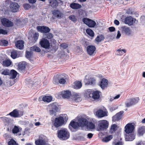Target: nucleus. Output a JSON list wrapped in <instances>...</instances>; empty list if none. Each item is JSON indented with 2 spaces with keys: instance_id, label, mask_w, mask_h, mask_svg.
Segmentation results:
<instances>
[{
  "instance_id": "36",
  "label": "nucleus",
  "mask_w": 145,
  "mask_h": 145,
  "mask_svg": "<svg viewBox=\"0 0 145 145\" xmlns=\"http://www.w3.org/2000/svg\"><path fill=\"white\" fill-rule=\"evenodd\" d=\"M17 72L14 70H11L10 72V78L12 79L15 78L17 74Z\"/></svg>"
},
{
  "instance_id": "28",
  "label": "nucleus",
  "mask_w": 145,
  "mask_h": 145,
  "mask_svg": "<svg viewBox=\"0 0 145 145\" xmlns=\"http://www.w3.org/2000/svg\"><path fill=\"white\" fill-rule=\"evenodd\" d=\"M84 81L86 85H91L95 83V80L93 78H90L89 79L86 78Z\"/></svg>"
},
{
  "instance_id": "7",
  "label": "nucleus",
  "mask_w": 145,
  "mask_h": 145,
  "mask_svg": "<svg viewBox=\"0 0 145 145\" xmlns=\"http://www.w3.org/2000/svg\"><path fill=\"white\" fill-rule=\"evenodd\" d=\"M46 137L43 135H41L35 141V143L37 145H45L46 144Z\"/></svg>"
},
{
  "instance_id": "2",
  "label": "nucleus",
  "mask_w": 145,
  "mask_h": 145,
  "mask_svg": "<svg viewBox=\"0 0 145 145\" xmlns=\"http://www.w3.org/2000/svg\"><path fill=\"white\" fill-rule=\"evenodd\" d=\"M57 136L60 139L65 140L70 137V134L66 129H63L57 131Z\"/></svg>"
},
{
  "instance_id": "10",
  "label": "nucleus",
  "mask_w": 145,
  "mask_h": 145,
  "mask_svg": "<svg viewBox=\"0 0 145 145\" xmlns=\"http://www.w3.org/2000/svg\"><path fill=\"white\" fill-rule=\"evenodd\" d=\"M41 46L46 49H48L50 47V43L49 41L45 38H42L40 42Z\"/></svg>"
},
{
  "instance_id": "59",
  "label": "nucleus",
  "mask_w": 145,
  "mask_h": 145,
  "mask_svg": "<svg viewBox=\"0 0 145 145\" xmlns=\"http://www.w3.org/2000/svg\"><path fill=\"white\" fill-rule=\"evenodd\" d=\"M136 145H145V142L141 141L137 143Z\"/></svg>"
},
{
  "instance_id": "27",
  "label": "nucleus",
  "mask_w": 145,
  "mask_h": 145,
  "mask_svg": "<svg viewBox=\"0 0 145 145\" xmlns=\"http://www.w3.org/2000/svg\"><path fill=\"white\" fill-rule=\"evenodd\" d=\"M79 127V124L78 123L74 121H71L69 126V127L71 130L72 128L74 129H78Z\"/></svg>"
},
{
  "instance_id": "30",
  "label": "nucleus",
  "mask_w": 145,
  "mask_h": 145,
  "mask_svg": "<svg viewBox=\"0 0 145 145\" xmlns=\"http://www.w3.org/2000/svg\"><path fill=\"white\" fill-rule=\"evenodd\" d=\"M70 6L72 9L74 10L80 9L82 7L80 4L74 3H72L71 4Z\"/></svg>"
},
{
  "instance_id": "17",
  "label": "nucleus",
  "mask_w": 145,
  "mask_h": 145,
  "mask_svg": "<svg viewBox=\"0 0 145 145\" xmlns=\"http://www.w3.org/2000/svg\"><path fill=\"white\" fill-rule=\"evenodd\" d=\"M10 7L12 12H16L18 10L19 6L17 3H12L10 5Z\"/></svg>"
},
{
  "instance_id": "33",
  "label": "nucleus",
  "mask_w": 145,
  "mask_h": 145,
  "mask_svg": "<svg viewBox=\"0 0 145 145\" xmlns=\"http://www.w3.org/2000/svg\"><path fill=\"white\" fill-rule=\"evenodd\" d=\"M126 52V50L125 49H121L120 48L116 50V54L118 56H121L124 53H125Z\"/></svg>"
},
{
  "instance_id": "38",
  "label": "nucleus",
  "mask_w": 145,
  "mask_h": 145,
  "mask_svg": "<svg viewBox=\"0 0 145 145\" xmlns=\"http://www.w3.org/2000/svg\"><path fill=\"white\" fill-rule=\"evenodd\" d=\"M52 97L51 96H45L42 98V100L44 102H50L52 100Z\"/></svg>"
},
{
  "instance_id": "15",
  "label": "nucleus",
  "mask_w": 145,
  "mask_h": 145,
  "mask_svg": "<svg viewBox=\"0 0 145 145\" xmlns=\"http://www.w3.org/2000/svg\"><path fill=\"white\" fill-rule=\"evenodd\" d=\"M121 31L122 33L125 34L127 35H130L131 33V31L130 28L126 26L121 27Z\"/></svg>"
},
{
  "instance_id": "18",
  "label": "nucleus",
  "mask_w": 145,
  "mask_h": 145,
  "mask_svg": "<svg viewBox=\"0 0 145 145\" xmlns=\"http://www.w3.org/2000/svg\"><path fill=\"white\" fill-rule=\"evenodd\" d=\"M123 111H121L117 113L112 117V120L114 121H118L121 118Z\"/></svg>"
},
{
  "instance_id": "44",
  "label": "nucleus",
  "mask_w": 145,
  "mask_h": 145,
  "mask_svg": "<svg viewBox=\"0 0 145 145\" xmlns=\"http://www.w3.org/2000/svg\"><path fill=\"white\" fill-rule=\"evenodd\" d=\"M59 74H57L56 76H54V79L53 81V83L55 84H58L59 83V78L58 77Z\"/></svg>"
},
{
  "instance_id": "60",
  "label": "nucleus",
  "mask_w": 145,
  "mask_h": 145,
  "mask_svg": "<svg viewBox=\"0 0 145 145\" xmlns=\"http://www.w3.org/2000/svg\"><path fill=\"white\" fill-rule=\"evenodd\" d=\"M93 135V134L91 133H89L87 135V137L89 139H90L92 138Z\"/></svg>"
},
{
  "instance_id": "26",
  "label": "nucleus",
  "mask_w": 145,
  "mask_h": 145,
  "mask_svg": "<svg viewBox=\"0 0 145 145\" xmlns=\"http://www.w3.org/2000/svg\"><path fill=\"white\" fill-rule=\"evenodd\" d=\"M24 42L22 40H18L15 43V46L17 48L21 50L24 47Z\"/></svg>"
},
{
  "instance_id": "48",
  "label": "nucleus",
  "mask_w": 145,
  "mask_h": 145,
  "mask_svg": "<svg viewBox=\"0 0 145 145\" xmlns=\"http://www.w3.org/2000/svg\"><path fill=\"white\" fill-rule=\"evenodd\" d=\"M95 125L92 122H89L88 125L87 127L90 129H93L95 128Z\"/></svg>"
},
{
  "instance_id": "46",
  "label": "nucleus",
  "mask_w": 145,
  "mask_h": 145,
  "mask_svg": "<svg viewBox=\"0 0 145 145\" xmlns=\"http://www.w3.org/2000/svg\"><path fill=\"white\" fill-rule=\"evenodd\" d=\"M32 56V53L31 52L26 51L25 56L29 59H31Z\"/></svg>"
},
{
  "instance_id": "57",
  "label": "nucleus",
  "mask_w": 145,
  "mask_h": 145,
  "mask_svg": "<svg viewBox=\"0 0 145 145\" xmlns=\"http://www.w3.org/2000/svg\"><path fill=\"white\" fill-rule=\"evenodd\" d=\"M9 71L8 70H5L2 72V74L5 75H8L9 74Z\"/></svg>"
},
{
  "instance_id": "24",
  "label": "nucleus",
  "mask_w": 145,
  "mask_h": 145,
  "mask_svg": "<svg viewBox=\"0 0 145 145\" xmlns=\"http://www.w3.org/2000/svg\"><path fill=\"white\" fill-rule=\"evenodd\" d=\"M20 52L16 50H13L11 53V57L13 59H15L20 56Z\"/></svg>"
},
{
  "instance_id": "25",
  "label": "nucleus",
  "mask_w": 145,
  "mask_h": 145,
  "mask_svg": "<svg viewBox=\"0 0 145 145\" xmlns=\"http://www.w3.org/2000/svg\"><path fill=\"white\" fill-rule=\"evenodd\" d=\"M61 95L63 98H68L71 95V92L69 91H63Z\"/></svg>"
},
{
  "instance_id": "45",
  "label": "nucleus",
  "mask_w": 145,
  "mask_h": 145,
  "mask_svg": "<svg viewBox=\"0 0 145 145\" xmlns=\"http://www.w3.org/2000/svg\"><path fill=\"white\" fill-rule=\"evenodd\" d=\"M30 50L33 51L37 52H39L40 51V49L38 47L34 46L30 48Z\"/></svg>"
},
{
  "instance_id": "53",
  "label": "nucleus",
  "mask_w": 145,
  "mask_h": 145,
  "mask_svg": "<svg viewBox=\"0 0 145 145\" xmlns=\"http://www.w3.org/2000/svg\"><path fill=\"white\" fill-rule=\"evenodd\" d=\"M25 65L23 63H20L18 66V68L21 70H22L25 69Z\"/></svg>"
},
{
  "instance_id": "13",
  "label": "nucleus",
  "mask_w": 145,
  "mask_h": 145,
  "mask_svg": "<svg viewBox=\"0 0 145 145\" xmlns=\"http://www.w3.org/2000/svg\"><path fill=\"white\" fill-rule=\"evenodd\" d=\"M1 21L3 25L6 27H12L13 25L12 22L5 18L2 19Z\"/></svg>"
},
{
  "instance_id": "21",
  "label": "nucleus",
  "mask_w": 145,
  "mask_h": 145,
  "mask_svg": "<svg viewBox=\"0 0 145 145\" xmlns=\"http://www.w3.org/2000/svg\"><path fill=\"white\" fill-rule=\"evenodd\" d=\"M59 83L63 84H65L66 82L65 79L66 78V75L65 74H59Z\"/></svg>"
},
{
  "instance_id": "23",
  "label": "nucleus",
  "mask_w": 145,
  "mask_h": 145,
  "mask_svg": "<svg viewBox=\"0 0 145 145\" xmlns=\"http://www.w3.org/2000/svg\"><path fill=\"white\" fill-rule=\"evenodd\" d=\"M72 100L76 102H79L81 101V95L79 93H75L72 96Z\"/></svg>"
},
{
  "instance_id": "47",
  "label": "nucleus",
  "mask_w": 145,
  "mask_h": 145,
  "mask_svg": "<svg viewBox=\"0 0 145 145\" xmlns=\"http://www.w3.org/2000/svg\"><path fill=\"white\" fill-rule=\"evenodd\" d=\"M22 128H19L18 127L15 126L12 130V132L14 133H17L19 132L20 130H21Z\"/></svg>"
},
{
  "instance_id": "16",
  "label": "nucleus",
  "mask_w": 145,
  "mask_h": 145,
  "mask_svg": "<svg viewBox=\"0 0 145 145\" xmlns=\"http://www.w3.org/2000/svg\"><path fill=\"white\" fill-rule=\"evenodd\" d=\"M96 115L99 118L107 116V112L100 109L96 112Z\"/></svg>"
},
{
  "instance_id": "50",
  "label": "nucleus",
  "mask_w": 145,
  "mask_h": 145,
  "mask_svg": "<svg viewBox=\"0 0 145 145\" xmlns=\"http://www.w3.org/2000/svg\"><path fill=\"white\" fill-rule=\"evenodd\" d=\"M39 35L38 33H35L33 35V42L34 43L36 42L38 39Z\"/></svg>"
},
{
  "instance_id": "9",
  "label": "nucleus",
  "mask_w": 145,
  "mask_h": 145,
  "mask_svg": "<svg viewBox=\"0 0 145 145\" xmlns=\"http://www.w3.org/2000/svg\"><path fill=\"white\" fill-rule=\"evenodd\" d=\"M7 115H9L13 118H18L23 115V112L22 111H20L16 109H15Z\"/></svg>"
},
{
  "instance_id": "39",
  "label": "nucleus",
  "mask_w": 145,
  "mask_h": 145,
  "mask_svg": "<svg viewBox=\"0 0 145 145\" xmlns=\"http://www.w3.org/2000/svg\"><path fill=\"white\" fill-rule=\"evenodd\" d=\"M105 39L104 36L103 35H99L97 36L95 39L96 41L98 42H99Z\"/></svg>"
},
{
  "instance_id": "63",
  "label": "nucleus",
  "mask_w": 145,
  "mask_h": 145,
  "mask_svg": "<svg viewBox=\"0 0 145 145\" xmlns=\"http://www.w3.org/2000/svg\"><path fill=\"white\" fill-rule=\"evenodd\" d=\"M24 7L25 9L27 10L29 8V5L28 4H25L24 5Z\"/></svg>"
},
{
  "instance_id": "12",
  "label": "nucleus",
  "mask_w": 145,
  "mask_h": 145,
  "mask_svg": "<svg viewBox=\"0 0 145 145\" xmlns=\"http://www.w3.org/2000/svg\"><path fill=\"white\" fill-rule=\"evenodd\" d=\"M136 20L135 18L131 16H128L125 18L124 20V23L128 24L129 26H131L135 23Z\"/></svg>"
},
{
  "instance_id": "54",
  "label": "nucleus",
  "mask_w": 145,
  "mask_h": 145,
  "mask_svg": "<svg viewBox=\"0 0 145 145\" xmlns=\"http://www.w3.org/2000/svg\"><path fill=\"white\" fill-rule=\"evenodd\" d=\"M118 108V107L117 105H114L113 106H110L109 109L110 111H112L117 109Z\"/></svg>"
},
{
  "instance_id": "29",
  "label": "nucleus",
  "mask_w": 145,
  "mask_h": 145,
  "mask_svg": "<svg viewBox=\"0 0 145 145\" xmlns=\"http://www.w3.org/2000/svg\"><path fill=\"white\" fill-rule=\"evenodd\" d=\"M50 6L53 8H56L58 5V2L56 0H49Z\"/></svg>"
},
{
  "instance_id": "51",
  "label": "nucleus",
  "mask_w": 145,
  "mask_h": 145,
  "mask_svg": "<svg viewBox=\"0 0 145 145\" xmlns=\"http://www.w3.org/2000/svg\"><path fill=\"white\" fill-rule=\"evenodd\" d=\"M8 145H18L16 142L13 139H10V140L8 142Z\"/></svg>"
},
{
  "instance_id": "5",
  "label": "nucleus",
  "mask_w": 145,
  "mask_h": 145,
  "mask_svg": "<svg viewBox=\"0 0 145 145\" xmlns=\"http://www.w3.org/2000/svg\"><path fill=\"white\" fill-rule=\"evenodd\" d=\"M139 101V99L138 97L129 99L125 102V105L127 107H129L137 103Z\"/></svg>"
},
{
  "instance_id": "62",
  "label": "nucleus",
  "mask_w": 145,
  "mask_h": 145,
  "mask_svg": "<svg viewBox=\"0 0 145 145\" xmlns=\"http://www.w3.org/2000/svg\"><path fill=\"white\" fill-rule=\"evenodd\" d=\"M109 31L111 32L114 31H115V28L113 27H111L108 28Z\"/></svg>"
},
{
  "instance_id": "32",
  "label": "nucleus",
  "mask_w": 145,
  "mask_h": 145,
  "mask_svg": "<svg viewBox=\"0 0 145 145\" xmlns=\"http://www.w3.org/2000/svg\"><path fill=\"white\" fill-rule=\"evenodd\" d=\"M130 134L127 135L125 137V138L126 141H131L133 140L135 138V135L133 133H130Z\"/></svg>"
},
{
  "instance_id": "61",
  "label": "nucleus",
  "mask_w": 145,
  "mask_h": 145,
  "mask_svg": "<svg viewBox=\"0 0 145 145\" xmlns=\"http://www.w3.org/2000/svg\"><path fill=\"white\" fill-rule=\"evenodd\" d=\"M121 36V34L120 33V32L119 31H118L117 32V34L116 36V38L117 39H118L120 38V37Z\"/></svg>"
},
{
  "instance_id": "58",
  "label": "nucleus",
  "mask_w": 145,
  "mask_h": 145,
  "mask_svg": "<svg viewBox=\"0 0 145 145\" xmlns=\"http://www.w3.org/2000/svg\"><path fill=\"white\" fill-rule=\"evenodd\" d=\"M46 36L47 38L48 39H52L53 37L52 34L49 33H48L47 35Z\"/></svg>"
},
{
  "instance_id": "6",
  "label": "nucleus",
  "mask_w": 145,
  "mask_h": 145,
  "mask_svg": "<svg viewBox=\"0 0 145 145\" xmlns=\"http://www.w3.org/2000/svg\"><path fill=\"white\" fill-rule=\"evenodd\" d=\"M57 106L56 103L51 104L49 105V107L51 109L50 110V113L51 115L55 114L58 111V107Z\"/></svg>"
},
{
  "instance_id": "41",
  "label": "nucleus",
  "mask_w": 145,
  "mask_h": 145,
  "mask_svg": "<svg viewBox=\"0 0 145 145\" xmlns=\"http://www.w3.org/2000/svg\"><path fill=\"white\" fill-rule=\"evenodd\" d=\"M117 126L116 124H113L111 126L110 129V132L111 133H113L115 132L117 129Z\"/></svg>"
},
{
  "instance_id": "1",
  "label": "nucleus",
  "mask_w": 145,
  "mask_h": 145,
  "mask_svg": "<svg viewBox=\"0 0 145 145\" xmlns=\"http://www.w3.org/2000/svg\"><path fill=\"white\" fill-rule=\"evenodd\" d=\"M101 93L99 91H93L91 89H88L86 91L85 96L87 98L92 97L94 99H98Z\"/></svg>"
},
{
  "instance_id": "52",
  "label": "nucleus",
  "mask_w": 145,
  "mask_h": 145,
  "mask_svg": "<svg viewBox=\"0 0 145 145\" xmlns=\"http://www.w3.org/2000/svg\"><path fill=\"white\" fill-rule=\"evenodd\" d=\"M8 42L5 40H2L0 42V45L2 46H6L7 45Z\"/></svg>"
},
{
  "instance_id": "22",
  "label": "nucleus",
  "mask_w": 145,
  "mask_h": 145,
  "mask_svg": "<svg viewBox=\"0 0 145 145\" xmlns=\"http://www.w3.org/2000/svg\"><path fill=\"white\" fill-rule=\"evenodd\" d=\"M78 122L81 126H84L87 125L88 121L87 120L83 118H81L78 120Z\"/></svg>"
},
{
  "instance_id": "34",
  "label": "nucleus",
  "mask_w": 145,
  "mask_h": 145,
  "mask_svg": "<svg viewBox=\"0 0 145 145\" xmlns=\"http://www.w3.org/2000/svg\"><path fill=\"white\" fill-rule=\"evenodd\" d=\"M73 86L74 88L76 89L80 88L82 86V84L81 82L76 81L74 82Z\"/></svg>"
},
{
  "instance_id": "49",
  "label": "nucleus",
  "mask_w": 145,
  "mask_h": 145,
  "mask_svg": "<svg viewBox=\"0 0 145 145\" xmlns=\"http://www.w3.org/2000/svg\"><path fill=\"white\" fill-rule=\"evenodd\" d=\"M69 19L74 22H75L77 21L76 17L74 15L70 16L69 17Z\"/></svg>"
},
{
  "instance_id": "19",
  "label": "nucleus",
  "mask_w": 145,
  "mask_h": 145,
  "mask_svg": "<svg viewBox=\"0 0 145 145\" xmlns=\"http://www.w3.org/2000/svg\"><path fill=\"white\" fill-rule=\"evenodd\" d=\"M95 50L96 48L94 46L89 45L87 47V52L89 55H93Z\"/></svg>"
},
{
  "instance_id": "3",
  "label": "nucleus",
  "mask_w": 145,
  "mask_h": 145,
  "mask_svg": "<svg viewBox=\"0 0 145 145\" xmlns=\"http://www.w3.org/2000/svg\"><path fill=\"white\" fill-rule=\"evenodd\" d=\"M68 119V117L66 114H64L63 117L60 116L56 118L54 123V126L56 127H58L64 124L65 120L66 121Z\"/></svg>"
},
{
  "instance_id": "43",
  "label": "nucleus",
  "mask_w": 145,
  "mask_h": 145,
  "mask_svg": "<svg viewBox=\"0 0 145 145\" xmlns=\"http://www.w3.org/2000/svg\"><path fill=\"white\" fill-rule=\"evenodd\" d=\"M112 138V135H110L103 138L102 140L103 142H107L110 140Z\"/></svg>"
},
{
  "instance_id": "11",
  "label": "nucleus",
  "mask_w": 145,
  "mask_h": 145,
  "mask_svg": "<svg viewBox=\"0 0 145 145\" xmlns=\"http://www.w3.org/2000/svg\"><path fill=\"white\" fill-rule=\"evenodd\" d=\"M125 131L128 134L132 133L134 129V124L133 123L127 124L125 127Z\"/></svg>"
},
{
  "instance_id": "14",
  "label": "nucleus",
  "mask_w": 145,
  "mask_h": 145,
  "mask_svg": "<svg viewBox=\"0 0 145 145\" xmlns=\"http://www.w3.org/2000/svg\"><path fill=\"white\" fill-rule=\"evenodd\" d=\"M38 31L42 33H47L50 31V29L47 27L45 26H38L37 27Z\"/></svg>"
},
{
  "instance_id": "31",
  "label": "nucleus",
  "mask_w": 145,
  "mask_h": 145,
  "mask_svg": "<svg viewBox=\"0 0 145 145\" xmlns=\"http://www.w3.org/2000/svg\"><path fill=\"white\" fill-rule=\"evenodd\" d=\"M52 14L58 18H60L63 15V13L58 10H55L52 12Z\"/></svg>"
},
{
  "instance_id": "37",
  "label": "nucleus",
  "mask_w": 145,
  "mask_h": 145,
  "mask_svg": "<svg viewBox=\"0 0 145 145\" xmlns=\"http://www.w3.org/2000/svg\"><path fill=\"white\" fill-rule=\"evenodd\" d=\"M145 132V127L142 126L139 127L138 130V133L140 135H142Z\"/></svg>"
},
{
  "instance_id": "64",
  "label": "nucleus",
  "mask_w": 145,
  "mask_h": 145,
  "mask_svg": "<svg viewBox=\"0 0 145 145\" xmlns=\"http://www.w3.org/2000/svg\"><path fill=\"white\" fill-rule=\"evenodd\" d=\"M114 23L116 25H118L120 24V22L118 20H115L114 21Z\"/></svg>"
},
{
  "instance_id": "35",
  "label": "nucleus",
  "mask_w": 145,
  "mask_h": 145,
  "mask_svg": "<svg viewBox=\"0 0 145 145\" xmlns=\"http://www.w3.org/2000/svg\"><path fill=\"white\" fill-rule=\"evenodd\" d=\"M12 62L10 60H6L3 62V65L4 67H8L10 65Z\"/></svg>"
},
{
  "instance_id": "8",
  "label": "nucleus",
  "mask_w": 145,
  "mask_h": 145,
  "mask_svg": "<svg viewBox=\"0 0 145 145\" xmlns=\"http://www.w3.org/2000/svg\"><path fill=\"white\" fill-rule=\"evenodd\" d=\"M84 23L90 27H94L96 25V22L93 20L84 18L82 19Z\"/></svg>"
},
{
  "instance_id": "40",
  "label": "nucleus",
  "mask_w": 145,
  "mask_h": 145,
  "mask_svg": "<svg viewBox=\"0 0 145 145\" xmlns=\"http://www.w3.org/2000/svg\"><path fill=\"white\" fill-rule=\"evenodd\" d=\"M121 139L120 138L119 140L115 139L113 142L114 145H123V143L121 140Z\"/></svg>"
},
{
  "instance_id": "55",
  "label": "nucleus",
  "mask_w": 145,
  "mask_h": 145,
  "mask_svg": "<svg viewBox=\"0 0 145 145\" xmlns=\"http://www.w3.org/2000/svg\"><path fill=\"white\" fill-rule=\"evenodd\" d=\"M59 46L62 49H65L68 46L65 43L61 44Z\"/></svg>"
},
{
  "instance_id": "4",
  "label": "nucleus",
  "mask_w": 145,
  "mask_h": 145,
  "mask_svg": "<svg viewBox=\"0 0 145 145\" xmlns=\"http://www.w3.org/2000/svg\"><path fill=\"white\" fill-rule=\"evenodd\" d=\"M98 129L99 131H103L107 129L108 123V121L105 120H100L98 122Z\"/></svg>"
},
{
  "instance_id": "42",
  "label": "nucleus",
  "mask_w": 145,
  "mask_h": 145,
  "mask_svg": "<svg viewBox=\"0 0 145 145\" xmlns=\"http://www.w3.org/2000/svg\"><path fill=\"white\" fill-rule=\"evenodd\" d=\"M86 32L91 37H93L94 35L93 31L90 29H87L86 30Z\"/></svg>"
},
{
  "instance_id": "20",
  "label": "nucleus",
  "mask_w": 145,
  "mask_h": 145,
  "mask_svg": "<svg viewBox=\"0 0 145 145\" xmlns=\"http://www.w3.org/2000/svg\"><path fill=\"white\" fill-rule=\"evenodd\" d=\"M108 80L105 78H103L100 82L99 85L103 89H105L108 86Z\"/></svg>"
},
{
  "instance_id": "56",
  "label": "nucleus",
  "mask_w": 145,
  "mask_h": 145,
  "mask_svg": "<svg viewBox=\"0 0 145 145\" xmlns=\"http://www.w3.org/2000/svg\"><path fill=\"white\" fill-rule=\"evenodd\" d=\"M7 33V31L6 30L0 28V34L5 35Z\"/></svg>"
}]
</instances>
